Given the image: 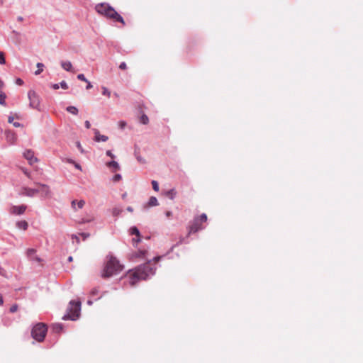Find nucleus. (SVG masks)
Segmentation results:
<instances>
[{"label":"nucleus","instance_id":"nucleus-32","mask_svg":"<svg viewBox=\"0 0 363 363\" xmlns=\"http://www.w3.org/2000/svg\"><path fill=\"white\" fill-rule=\"evenodd\" d=\"M67 162H69V163L73 164L77 169H78L79 170H82L81 166L78 163H77L74 161H73L72 160L68 159Z\"/></svg>","mask_w":363,"mask_h":363},{"label":"nucleus","instance_id":"nucleus-4","mask_svg":"<svg viewBox=\"0 0 363 363\" xmlns=\"http://www.w3.org/2000/svg\"><path fill=\"white\" fill-rule=\"evenodd\" d=\"M81 302L79 301L72 300L69 303L67 309V313L62 317L63 320H77L80 314Z\"/></svg>","mask_w":363,"mask_h":363},{"label":"nucleus","instance_id":"nucleus-24","mask_svg":"<svg viewBox=\"0 0 363 363\" xmlns=\"http://www.w3.org/2000/svg\"><path fill=\"white\" fill-rule=\"evenodd\" d=\"M66 110L69 113L74 114V115H77L78 113V109L75 106H67Z\"/></svg>","mask_w":363,"mask_h":363},{"label":"nucleus","instance_id":"nucleus-8","mask_svg":"<svg viewBox=\"0 0 363 363\" xmlns=\"http://www.w3.org/2000/svg\"><path fill=\"white\" fill-rule=\"evenodd\" d=\"M129 233L131 235L136 236V238H133L132 239V243L133 246H137V245L141 241V235L138 228L135 226L131 227L129 230Z\"/></svg>","mask_w":363,"mask_h":363},{"label":"nucleus","instance_id":"nucleus-16","mask_svg":"<svg viewBox=\"0 0 363 363\" xmlns=\"http://www.w3.org/2000/svg\"><path fill=\"white\" fill-rule=\"evenodd\" d=\"M37 185L42 196H47L50 194V188L48 185L43 184H37Z\"/></svg>","mask_w":363,"mask_h":363},{"label":"nucleus","instance_id":"nucleus-6","mask_svg":"<svg viewBox=\"0 0 363 363\" xmlns=\"http://www.w3.org/2000/svg\"><path fill=\"white\" fill-rule=\"evenodd\" d=\"M29 106L30 108L40 110V97L35 91L30 90L28 93Z\"/></svg>","mask_w":363,"mask_h":363},{"label":"nucleus","instance_id":"nucleus-38","mask_svg":"<svg viewBox=\"0 0 363 363\" xmlns=\"http://www.w3.org/2000/svg\"><path fill=\"white\" fill-rule=\"evenodd\" d=\"M118 125H119V127L121 129H123L125 127V125H126V123L125 121H121L119 122Z\"/></svg>","mask_w":363,"mask_h":363},{"label":"nucleus","instance_id":"nucleus-3","mask_svg":"<svg viewBox=\"0 0 363 363\" xmlns=\"http://www.w3.org/2000/svg\"><path fill=\"white\" fill-rule=\"evenodd\" d=\"M123 269V266L120 264L119 261L116 257L110 256L103 271L102 276L110 277L119 274Z\"/></svg>","mask_w":363,"mask_h":363},{"label":"nucleus","instance_id":"nucleus-52","mask_svg":"<svg viewBox=\"0 0 363 363\" xmlns=\"http://www.w3.org/2000/svg\"><path fill=\"white\" fill-rule=\"evenodd\" d=\"M4 303L3 297L0 295V306Z\"/></svg>","mask_w":363,"mask_h":363},{"label":"nucleus","instance_id":"nucleus-46","mask_svg":"<svg viewBox=\"0 0 363 363\" xmlns=\"http://www.w3.org/2000/svg\"><path fill=\"white\" fill-rule=\"evenodd\" d=\"M52 87L54 89H58L59 87H60V85L59 84H52Z\"/></svg>","mask_w":363,"mask_h":363},{"label":"nucleus","instance_id":"nucleus-45","mask_svg":"<svg viewBox=\"0 0 363 363\" xmlns=\"http://www.w3.org/2000/svg\"><path fill=\"white\" fill-rule=\"evenodd\" d=\"M10 135H11V136L12 137V139H14V138H15V135H14V134H13V133H10V132H8V133H7V138H9Z\"/></svg>","mask_w":363,"mask_h":363},{"label":"nucleus","instance_id":"nucleus-56","mask_svg":"<svg viewBox=\"0 0 363 363\" xmlns=\"http://www.w3.org/2000/svg\"><path fill=\"white\" fill-rule=\"evenodd\" d=\"M177 245H178V244H177ZM175 246H176V245H173V246L171 247V250H171V251H172V250H173V249H174V247Z\"/></svg>","mask_w":363,"mask_h":363},{"label":"nucleus","instance_id":"nucleus-48","mask_svg":"<svg viewBox=\"0 0 363 363\" xmlns=\"http://www.w3.org/2000/svg\"><path fill=\"white\" fill-rule=\"evenodd\" d=\"M4 84L3 81H1L0 79V91H2V89L4 88Z\"/></svg>","mask_w":363,"mask_h":363},{"label":"nucleus","instance_id":"nucleus-1","mask_svg":"<svg viewBox=\"0 0 363 363\" xmlns=\"http://www.w3.org/2000/svg\"><path fill=\"white\" fill-rule=\"evenodd\" d=\"M148 251L146 249H139L130 255V259L133 262H139L147 259L143 264L137 267L133 272L130 273L128 278L130 285L134 286L140 280H146L155 274V264L164 258L166 255L156 256L152 259H147Z\"/></svg>","mask_w":363,"mask_h":363},{"label":"nucleus","instance_id":"nucleus-21","mask_svg":"<svg viewBox=\"0 0 363 363\" xmlns=\"http://www.w3.org/2000/svg\"><path fill=\"white\" fill-rule=\"evenodd\" d=\"M16 226L19 229L26 230L28 228V224L26 220H20L16 223Z\"/></svg>","mask_w":363,"mask_h":363},{"label":"nucleus","instance_id":"nucleus-22","mask_svg":"<svg viewBox=\"0 0 363 363\" xmlns=\"http://www.w3.org/2000/svg\"><path fill=\"white\" fill-rule=\"evenodd\" d=\"M52 330L57 333H60L61 332H62L63 330V326L62 324L60 323H55V324H53L52 325Z\"/></svg>","mask_w":363,"mask_h":363},{"label":"nucleus","instance_id":"nucleus-18","mask_svg":"<svg viewBox=\"0 0 363 363\" xmlns=\"http://www.w3.org/2000/svg\"><path fill=\"white\" fill-rule=\"evenodd\" d=\"M61 66L66 71H68V72L72 71V65L69 61H62Z\"/></svg>","mask_w":363,"mask_h":363},{"label":"nucleus","instance_id":"nucleus-57","mask_svg":"<svg viewBox=\"0 0 363 363\" xmlns=\"http://www.w3.org/2000/svg\"><path fill=\"white\" fill-rule=\"evenodd\" d=\"M87 303H88V304H91V300H89H89H87Z\"/></svg>","mask_w":363,"mask_h":363},{"label":"nucleus","instance_id":"nucleus-12","mask_svg":"<svg viewBox=\"0 0 363 363\" xmlns=\"http://www.w3.org/2000/svg\"><path fill=\"white\" fill-rule=\"evenodd\" d=\"M24 157L28 161L30 164H33L38 161V159L34 156L32 150H28L23 153Z\"/></svg>","mask_w":363,"mask_h":363},{"label":"nucleus","instance_id":"nucleus-28","mask_svg":"<svg viewBox=\"0 0 363 363\" xmlns=\"http://www.w3.org/2000/svg\"><path fill=\"white\" fill-rule=\"evenodd\" d=\"M122 212V209L118 208V207H116L113 209V211H112V213H113V216H118Z\"/></svg>","mask_w":363,"mask_h":363},{"label":"nucleus","instance_id":"nucleus-35","mask_svg":"<svg viewBox=\"0 0 363 363\" xmlns=\"http://www.w3.org/2000/svg\"><path fill=\"white\" fill-rule=\"evenodd\" d=\"M18 308V307L17 304H14V305L11 306V307L10 308V312L15 313L16 311H17Z\"/></svg>","mask_w":363,"mask_h":363},{"label":"nucleus","instance_id":"nucleus-10","mask_svg":"<svg viewBox=\"0 0 363 363\" xmlns=\"http://www.w3.org/2000/svg\"><path fill=\"white\" fill-rule=\"evenodd\" d=\"M26 208L27 206L26 205L12 206L9 209V212L13 215H22L25 213Z\"/></svg>","mask_w":363,"mask_h":363},{"label":"nucleus","instance_id":"nucleus-11","mask_svg":"<svg viewBox=\"0 0 363 363\" xmlns=\"http://www.w3.org/2000/svg\"><path fill=\"white\" fill-rule=\"evenodd\" d=\"M26 255H27V257L30 261H35V262H41V259L36 255V250L35 249H33V248L28 249L27 251H26Z\"/></svg>","mask_w":363,"mask_h":363},{"label":"nucleus","instance_id":"nucleus-19","mask_svg":"<svg viewBox=\"0 0 363 363\" xmlns=\"http://www.w3.org/2000/svg\"><path fill=\"white\" fill-rule=\"evenodd\" d=\"M164 195L166 196H167L168 198H169L170 199L173 200L177 195V191L174 189H171L167 191L164 193Z\"/></svg>","mask_w":363,"mask_h":363},{"label":"nucleus","instance_id":"nucleus-20","mask_svg":"<svg viewBox=\"0 0 363 363\" xmlns=\"http://www.w3.org/2000/svg\"><path fill=\"white\" fill-rule=\"evenodd\" d=\"M159 205L158 201L156 197L151 196L149 199V201L147 202V206L152 207V206H157Z\"/></svg>","mask_w":363,"mask_h":363},{"label":"nucleus","instance_id":"nucleus-36","mask_svg":"<svg viewBox=\"0 0 363 363\" xmlns=\"http://www.w3.org/2000/svg\"><path fill=\"white\" fill-rule=\"evenodd\" d=\"M106 154L107 156L110 157L112 159H115L116 157V155H113L111 150H107Z\"/></svg>","mask_w":363,"mask_h":363},{"label":"nucleus","instance_id":"nucleus-37","mask_svg":"<svg viewBox=\"0 0 363 363\" xmlns=\"http://www.w3.org/2000/svg\"><path fill=\"white\" fill-rule=\"evenodd\" d=\"M103 94L110 96L111 92L105 87H103Z\"/></svg>","mask_w":363,"mask_h":363},{"label":"nucleus","instance_id":"nucleus-55","mask_svg":"<svg viewBox=\"0 0 363 363\" xmlns=\"http://www.w3.org/2000/svg\"><path fill=\"white\" fill-rule=\"evenodd\" d=\"M95 294H96L95 290H93V289H92V292H91L92 297L95 295Z\"/></svg>","mask_w":363,"mask_h":363},{"label":"nucleus","instance_id":"nucleus-15","mask_svg":"<svg viewBox=\"0 0 363 363\" xmlns=\"http://www.w3.org/2000/svg\"><path fill=\"white\" fill-rule=\"evenodd\" d=\"M94 140L96 142H106L108 140V138L106 135H101L99 131L96 129L94 130Z\"/></svg>","mask_w":363,"mask_h":363},{"label":"nucleus","instance_id":"nucleus-42","mask_svg":"<svg viewBox=\"0 0 363 363\" xmlns=\"http://www.w3.org/2000/svg\"><path fill=\"white\" fill-rule=\"evenodd\" d=\"M23 172L28 177H30V173L27 169H23Z\"/></svg>","mask_w":363,"mask_h":363},{"label":"nucleus","instance_id":"nucleus-26","mask_svg":"<svg viewBox=\"0 0 363 363\" xmlns=\"http://www.w3.org/2000/svg\"><path fill=\"white\" fill-rule=\"evenodd\" d=\"M38 69L35 72V75L40 74L43 71L44 65L41 62L37 63Z\"/></svg>","mask_w":363,"mask_h":363},{"label":"nucleus","instance_id":"nucleus-49","mask_svg":"<svg viewBox=\"0 0 363 363\" xmlns=\"http://www.w3.org/2000/svg\"><path fill=\"white\" fill-rule=\"evenodd\" d=\"M85 126L86 128H90V123L89 121H85Z\"/></svg>","mask_w":363,"mask_h":363},{"label":"nucleus","instance_id":"nucleus-34","mask_svg":"<svg viewBox=\"0 0 363 363\" xmlns=\"http://www.w3.org/2000/svg\"><path fill=\"white\" fill-rule=\"evenodd\" d=\"M59 85L63 89H68V85L66 83V82L65 81H62Z\"/></svg>","mask_w":363,"mask_h":363},{"label":"nucleus","instance_id":"nucleus-44","mask_svg":"<svg viewBox=\"0 0 363 363\" xmlns=\"http://www.w3.org/2000/svg\"><path fill=\"white\" fill-rule=\"evenodd\" d=\"M165 215H166L167 217L169 218V217H171L172 216V212L169 211H166Z\"/></svg>","mask_w":363,"mask_h":363},{"label":"nucleus","instance_id":"nucleus-30","mask_svg":"<svg viewBox=\"0 0 363 363\" xmlns=\"http://www.w3.org/2000/svg\"><path fill=\"white\" fill-rule=\"evenodd\" d=\"M196 218L199 219L200 223H203L207 220V216L206 213H202L199 217H196Z\"/></svg>","mask_w":363,"mask_h":363},{"label":"nucleus","instance_id":"nucleus-13","mask_svg":"<svg viewBox=\"0 0 363 363\" xmlns=\"http://www.w3.org/2000/svg\"><path fill=\"white\" fill-rule=\"evenodd\" d=\"M84 204L85 202L84 200H73L71 202V206L74 211H77L78 210L82 209L84 206Z\"/></svg>","mask_w":363,"mask_h":363},{"label":"nucleus","instance_id":"nucleus-5","mask_svg":"<svg viewBox=\"0 0 363 363\" xmlns=\"http://www.w3.org/2000/svg\"><path fill=\"white\" fill-rule=\"evenodd\" d=\"M47 331V325L43 323H39L32 328L31 336L36 341L41 342L44 340Z\"/></svg>","mask_w":363,"mask_h":363},{"label":"nucleus","instance_id":"nucleus-27","mask_svg":"<svg viewBox=\"0 0 363 363\" xmlns=\"http://www.w3.org/2000/svg\"><path fill=\"white\" fill-rule=\"evenodd\" d=\"M140 122L143 124H147L149 122V118L147 115L143 114L140 118Z\"/></svg>","mask_w":363,"mask_h":363},{"label":"nucleus","instance_id":"nucleus-43","mask_svg":"<svg viewBox=\"0 0 363 363\" xmlns=\"http://www.w3.org/2000/svg\"><path fill=\"white\" fill-rule=\"evenodd\" d=\"M13 119L14 118L11 116H9V118H8V122L10 123H13Z\"/></svg>","mask_w":363,"mask_h":363},{"label":"nucleus","instance_id":"nucleus-31","mask_svg":"<svg viewBox=\"0 0 363 363\" xmlns=\"http://www.w3.org/2000/svg\"><path fill=\"white\" fill-rule=\"evenodd\" d=\"M152 189H154V191H159V184L157 181L155 180H152Z\"/></svg>","mask_w":363,"mask_h":363},{"label":"nucleus","instance_id":"nucleus-23","mask_svg":"<svg viewBox=\"0 0 363 363\" xmlns=\"http://www.w3.org/2000/svg\"><path fill=\"white\" fill-rule=\"evenodd\" d=\"M6 95L3 91H0V104L6 106Z\"/></svg>","mask_w":363,"mask_h":363},{"label":"nucleus","instance_id":"nucleus-25","mask_svg":"<svg viewBox=\"0 0 363 363\" xmlns=\"http://www.w3.org/2000/svg\"><path fill=\"white\" fill-rule=\"evenodd\" d=\"M77 78L79 80H82V81H84V82H87V85H86V89H87L91 88V83L85 78V77H84V75L83 74H78Z\"/></svg>","mask_w":363,"mask_h":363},{"label":"nucleus","instance_id":"nucleus-39","mask_svg":"<svg viewBox=\"0 0 363 363\" xmlns=\"http://www.w3.org/2000/svg\"><path fill=\"white\" fill-rule=\"evenodd\" d=\"M126 67H127V66H126V63H125V62H121V63L120 64V65H119V68H120V69H126Z\"/></svg>","mask_w":363,"mask_h":363},{"label":"nucleus","instance_id":"nucleus-53","mask_svg":"<svg viewBox=\"0 0 363 363\" xmlns=\"http://www.w3.org/2000/svg\"><path fill=\"white\" fill-rule=\"evenodd\" d=\"M23 20V17H21V16L18 17V21H22Z\"/></svg>","mask_w":363,"mask_h":363},{"label":"nucleus","instance_id":"nucleus-33","mask_svg":"<svg viewBox=\"0 0 363 363\" xmlns=\"http://www.w3.org/2000/svg\"><path fill=\"white\" fill-rule=\"evenodd\" d=\"M6 63L4 53L2 51H0V64L4 65Z\"/></svg>","mask_w":363,"mask_h":363},{"label":"nucleus","instance_id":"nucleus-2","mask_svg":"<svg viewBox=\"0 0 363 363\" xmlns=\"http://www.w3.org/2000/svg\"><path fill=\"white\" fill-rule=\"evenodd\" d=\"M95 9L99 13L104 16L107 18L111 19L115 22H120L123 26L125 25L123 18L109 4L101 3L97 4Z\"/></svg>","mask_w":363,"mask_h":363},{"label":"nucleus","instance_id":"nucleus-40","mask_svg":"<svg viewBox=\"0 0 363 363\" xmlns=\"http://www.w3.org/2000/svg\"><path fill=\"white\" fill-rule=\"evenodd\" d=\"M16 84L18 85H22L23 84V81L21 79L18 78L16 79Z\"/></svg>","mask_w":363,"mask_h":363},{"label":"nucleus","instance_id":"nucleus-7","mask_svg":"<svg viewBox=\"0 0 363 363\" xmlns=\"http://www.w3.org/2000/svg\"><path fill=\"white\" fill-rule=\"evenodd\" d=\"M39 193H40V189H37V188L33 189V188H29V187L23 186V187L21 188L19 194L21 195V196H28V197H33L36 194H38Z\"/></svg>","mask_w":363,"mask_h":363},{"label":"nucleus","instance_id":"nucleus-17","mask_svg":"<svg viewBox=\"0 0 363 363\" xmlns=\"http://www.w3.org/2000/svg\"><path fill=\"white\" fill-rule=\"evenodd\" d=\"M79 236L82 237L83 240H85L86 238H88L89 237V233H79V236H77L76 235H72V240L76 239V242L77 243H79Z\"/></svg>","mask_w":363,"mask_h":363},{"label":"nucleus","instance_id":"nucleus-47","mask_svg":"<svg viewBox=\"0 0 363 363\" xmlns=\"http://www.w3.org/2000/svg\"><path fill=\"white\" fill-rule=\"evenodd\" d=\"M13 125L15 127H21V124L20 123H18V122H13Z\"/></svg>","mask_w":363,"mask_h":363},{"label":"nucleus","instance_id":"nucleus-41","mask_svg":"<svg viewBox=\"0 0 363 363\" xmlns=\"http://www.w3.org/2000/svg\"><path fill=\"white\" fill-rule=\"evenodd\" d=\"M77 146L78 149H79L82 152H84V150H83V149H82V145H81V144H80V143H79V142H77Z\"/></svg>","mask_w":363,"mask_h":363},{"label":"nucleus","instance_id":"nucleus-51","mask_svg":"<svg viewBox=\"0 0 363 363\" xmlns=\"http://www.w3.org/2000/svg\"><path fill=\"white\" fill-rule=\"evenodd\" d=\"M127 211L129 212H133V208L131 206H128V207H127Z\"/></svg>","mask_w":363,"mask_h":363},{"label":"nucleus","instance_id":"nucleus-14","mask_svg":"<svg viewBox=\"0 0 363 363\" xmlns=\"http://www.w3.org/2000/svg\"><path fill=\"white\" fill-rule=\"evenodd\" d=\"M106 167L110 169L112 172H116L121 169L119 164L114 160L106 162Z\"/></svg>","mask_w":363,"mask_h":363},{"label":"nucleus","instance_id":"nucleus-54","mask_svg":"<svg viewBox=\"0 0 363 363\" xmlns=\"http://www.w3.org/2000/svg\"><path fill=\"white\" fill-rule=\"evenodd\" d=\"M72 259H73V258H72V256H69V257H68V261H69V262H72Z\"/></svg>","mask_w":363,"mask_h":363},{"label":"nucleus","instance_id":"nucleus-50","mask_svg":"<svg viewBox=\"0 0 363 363\" xmlns=\"http://www.w3.org/2000/svg\"><path fill=\"white\" fill-rule=\"evenodd\" d=\"M137 160L142 163L145 162L144 160L141 157H137Z\"/></svg>","mask_w":363,"mask_h":363},{"label":"nucleus","instance_id":"nucleus-29","mask_svg":"<svg viewBox=\"0 0 363 363\" xmlns=\"http://www.w3.org/2000/svg\"><path fill=\"white\" fill-rule=\"evenodd\" d=\"M122 176L121 174H116L111 179L113 182H118L121 180Z\"/></svg>","mask_w":363,"mask_h":363},{"label":"nucleus","instance_id":"nucleus-9","mask_svg":"<svg viewBox=\"0 0 363 363\" xmlns=\"http://www.w3.org/2000/svg\"><path fill=\"white\" fill-rule=\"evenodd\" d=\"M201 223H200L199 219L195 218L192 223L189 227V233H194L203 229Z\"/></svg>","mask_w":363,"mask_h":363}]
</instances>
